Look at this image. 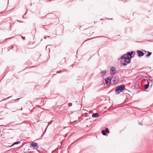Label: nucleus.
<instances>
[{
	"mask_svg": "<svg viewBox=\"0 0 153 153\" xmlns=\"http://www.w3.org/2000/svg\"><path fill=\"white\" fill-rule=\"evenodd\" d=\"M119 79L118 76H115L114 80V82L116 83L118 82L119 81Z\"/></svg>",
	"mask_w": 153,
	"mask_h": 153,
	"instance_id": "5",
	"label": "nucleus"
},
{
	"mask_svg": "<svg viewBox=\"0 0 153 153\" xmlns=\"http://www.w3.org/2000/svg\"><path fill=\"white\" fill-rule=\"evenodd\" d=\"M24 38H25V37H24V38H23V39H24Z\"/></svg>",
	"mask_w": 153,
	"mask_h": 153,
	"instance_id": "19",
	"label": "nucleus"
},
{
	"mask_svg": "<svg viewBox=\"0 0 153 153\" xmlns=\"http://www.w3.org/2000/svg\"><path fill=\"white\" fill-rule=\"evenodd\" d=\"M148 54L147 55L148 56H150L152 54L151 52H148Z\"/></svg>",
	"mask_w": 153,
	"mask_h": 153,
	"instance_id": "16",
	"label": "nucleus"
},
{
	"mask_svg": "<svg viewBox=\"0 0 153 153\" xmlns=\"http://www.w3.org/2000/svg\"><path fill=\"white\" fill-rule=\"evenodd\" d=\"M125 88V86L123 85H122L117 86L115 90L116 93L117 94H119Z\"/></svg>",
	"mask_w": 153,
	"mask_h": 153,
	"instance_id": "1",
	"label": "nucleus"
},
{
	"mask_svg": "<svg viewBox=\"0 0 153 153\" xmlns=\"http://www.w3.org/2000/svg\"><path fill=\"white\" fill-rule=\"evenodd\" d=\"M149 86V84H146L145 85V88L146 89L148 88Z\"/></svg>",
	"mask_w": 153,
	"mask_h": 153,
	"instance_id": "14",
	"label": "nucleus"
},
{
	"mask_svg": "<svg viewBox=\"0 0 153 153\" xmlns=\"http://www.w3.org/2000/svg\"><path fill=\"white\" fill-rule=\"evenodd\" d=\"M20 143L21 142H20V141H18V142H16L14 143L13 145H12L11 146H14V145Z\"/></svg>",
	"mask_w": 153,
	"mask_h": 153,
	"instance_id": "11",
	"label": "nucleus"
},
{
	"mask_svg": "<svg viewBox=\"0 0 153 153\" xmlns=\"http://www.w3.org/2000/svg\"><path fill=\"white\" fill-rule=\"evenodd\" d=\"M44 38H45V39H46V36H45V37H44Z\"/></svg>",
	"mask_w": 153,
	"mask_h": 153,
	"instance_id": "18",
	"label": "nucleus"
},
{
	"mask_svg": "<svg viewBox=\"0 0 153 153\" xmlns=\"http://www.w3.org/2000/svg\"><path fill=\"white\" fill-rule=\"evenodd\" d=\"M106 70L102 71L101 72L102 76H103L106 73Z\"/></svg>",
	"mask_w": 153,
	"mask_h": 153,
	"instance_id": "10",
	"label": "nucleus"
},
{
	"mask_svg": "<svg viewBox=\"0 0 153 153\" xmlns=\"http://www.w3.org/2000/svg\"><path fill=\"white\" fill-rule=\"evenodd\" d=\"M127 57L126 55H123L121 57V59H125V58H126Z\"/></svg>",
	"mask_w": 153,
	"mask_h": 153,
	"instance_id": "12",
	"label": "nucleus"
},
{
	"mask_svg": "<svg viewBox=\"0 0 153 153\" xmlns=\"http://www.w3.org/2000/svg\"><path fill=\"white\" fill-rule=\"evenodd\" d=\"M105 131L107 133H109V131L108 130V128H105Z\"/></svg>",
	"mask_w": 153,
	"mask_h": 153,
	"instance_id": "15",
	"label": "nucleus"
},
{
	"mask_svg": "<svg viewBox=\"0 0 153 153\" xmlns=\"http://www.w3.org/2000/svg\"><path fill=\"white\" fill-rule=\"evenodd\" d=\"M100 116V115L97 113H94L92 115V117H99Z\"/></svg>",
	"mask_w": 153,
	"mask_h": 153,
	"instance_id": "6",
	"label": "nucleus"
},
{
	"mask_svg": "<svg viewBox=\"0 0 153 153\" xmlns=\"http://www.w3.org/2000/svg\"><path fill=\"white\" fill-rule=\"evenodd\" d=\"M111 71L113 73H114L115 71V68L114 67H112L111 68Z\"/></svg>",
	"mask_w": 153,
	"mask_h": 153,
	"instance_id": "9",
	"label": "nucleus"
},
{
	"mask_svg": "<svg viewBox=\"0 0 153 153\" xmlns=\"http://www.w3.org/2000/svg\"><path fill=\"white\" fill-rule=\"evenodd\" d=\"M111 78L110 77L106 78L105 79V83L107 85L110 84L111 82Z\"/></svg>",
	"mask_w": 153,
	"mask_h": 153,
	"instance_id": "2",
	"label": "nucleus"
},
{
	"mask_svg": "<svg viewBox=\"0 0 153 153\" xmlns=\"http://www.w3.org/2000/svg\"><path fill=\"white\" fill-rule=\"evenodd\" d=\"M137 53H138V56H142L144 54V53L141 51L138 50Z\"/></svg>",
	"mask_w": 153,
	"mask_h": 153,
	"instance_id": "4",
	"label": "nucleus"
},
{
	"mask_svg": "<svg viewBox=\"0 0 153 153\" xmlns=\"http://www.w3.org/2000/svg\"><path fill=\"white\" fill-rule=\"evenodd\" d=\"M124 61L128 63H129L130 62V59L127 57L125 59Z\"/></svg>",
	"mask_w": 153,
	"mask_h": 153,
	"instance_id": "7",
	"label": "nucleus"
},
{
	"mask_svg": "<svg viewBox=\"0 0 153 153\" xmlns=\"http://www.w3.org/2000/svg\"><path fill=\"white\" fill-rule=\"evenodd\" d=\"M133 53V52H131V53H130V52H128V53H127V56L129 58H131V55H132V53Z\"/></svg>",
	"mask_w": 153,
	"mask_h": 153,
	"instance_id": "8",
	"label": "nucleus"
},
{
	"mask_svg": "<svg viewBox=\"0 0 153 153\" xmlns=\"http://www.w3.org/2000/svg\"><path fill=\"white\" fill-rule=\"evenodd\" d=\"M24 38H25V37H24V38H23V39H24Z\"/></svg>",
	"mask_w": 153,
	"mask_h": 153,
	"instance_id": "20",
	"label": "nucleus"
},
{
	"mask_svg": "<svg viewBox=\"0 0 153 153\" xmlns=\"http://www.w3.org/2000/svg\"><path fill=\"white\" fill-rule=\"evenodd\" d=\"M102 134L103 135H106V133L105 131L104 130H102Z\"/></svg>",
	"mask_w": 153,
	"mask_h": 153,
	"instance_id": "13",
	"label": "nucleus"
},
{
	"mask_svg": "<svg viewBox=\"0 0 153 153\" xmlns=\"http://www.w3.org/2000/svg\"><path fill=\"white\" fill-rule=\"evenodd\" d=\"M31 146L34 147V149H37L38 148V146L37 143L35 142H33L31 143Z\"/></svg>",
	"mask_w": 153,
	"mask_h": 153,
	"instance_id": "3",
	"label": "nucleus"
},
{
	"mask_svg": "<svg viewBox=\"0 0 153 153\" xmlns=\"http://www.w3.org/2000/svg\"><path fill=\"white\" fill-rule=\"evenodd\" d=\"M24 38H25V37H24V38H23V39H24Z\"/></svg>",
	"mask_w": 153,
	"mask_h": 153,
	"instance_id": "21",
	"label": "nucleus"
},
{
	"mask_svg": "<svg viewBox=\"0 0 153 153\" xmlns=\"http://www.w3.org/2000/svg\"><path fill=\"white\" fill-rule=\"evenodd\" d=\"M126 64H127L125 63H124L123 64V65L124 66H126Z\"/></svg>",
	"mask_w": 153,
	"mask_h": 153,
	"instance_id": "17",
	"label": "nucleus"
}]
</instances>
